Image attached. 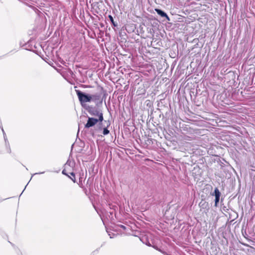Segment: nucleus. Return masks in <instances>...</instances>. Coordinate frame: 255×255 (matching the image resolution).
Masks as SVG:
<instances>
[{
	"label": "nucleus",
	"instance_id": "18",
	"mask_svg": "<svg viewBox=\"0 0 255 255\" xmlns=\"http://www.w3.org/2000/svg\"><path fill=\"white\" fill-rule=\"evenodd\" d=\"M44 172H42L41 173H40V174H42V173H43Z\"/></svg>",
	"mask_w": 255,
	"mask_h": 255
},
{
	"label": "nucleus",
	"instance_id": "1",
	"mask_svg": "<svg viewBox=\"0 0 255 255\" xmlns=\"http://www.w3.org/2000/svg\"><path fill=\"white\" fill-rule=\"evenodd\" d=\"M76 93L80 103L82 104L91 101L90 95L86 94L79 90H76Z\"/></svg>",
	"mask_w": 255,
	"mask_h": 255
},
{
	"label": "nucleus",
	"instance_id": "3",
	"mask_svg": "<svg viewBox=\"0 0 255 255\" xmlns=\"http://www.w3.org/2000/svg\"><path fill=\"white\" fill-rule=\"evenodd\" d=\"M100 120L94 118H88L87 123L85 125V128H90L95 126Z\"/></svg>",
	"mask_w": 255,
	"mask_h": 255
},
{
	"label": "nucleus",
	"instance_id": "9",
	"mask_svg": "<svg viewBox=\"0 0 255 255\" xmlns=\"http://www.w3.org/2000/svg\"><path fill=\"white\" fill-rule=\"evenodd\" d=\"M120 228H121L122 229H123L124 230L126 231L127 230V229H129V227H126L124 225H120L118 226Z\"/></svg>",
	"mask_w": 255,
	"mask_h": 255
},
{
	"label": "nucleus",
	"instance_id": "2",
	"mask_svg": "<svg viewBox=\"0 0 255 255\" xmlns=\"http://www.w3.org/2000/svg\"><path fill=\"white\" fill-rule=\"evenodd\" d=\"M88 112L92 116H98L100 122H102L103 120L102 113L100 112L97 109L92 108L88 110Z\"/></svg>",
	"mask_w": 255,
	"mask_h": 255
},
{
	"label": "nucleus",
	"instance_id": "16",
	"mask_svg": "<svg viewBox=\"0 0 255 255\" xmlns=\"http://www.w3.org/2000/svg\"><path fill=\"white\" fill-rule=\"evenodd\" d=\"M92 136H93V137H94V136H95V134H94V133L93 132L92 133Z\"/></svg>",
	"mask_w": 255,
	"mask_h": 255
},
{
	"label": "nucleus",
	"instance_id": "14",
	"mask_svg": "<svg viewBox=\"0 0 255 255\" xmlns=\"http://www.w3.org/2000/svg\"><path fill=\"white\" fill-rule=\"evenodd\" d=\"M24 3L27 5V6H29V7H32V5H30V4H29L27 2H24Z\"/></svg>",
	"mask_w": 255,
	"mask_h": 255
},
{
	"label": "nucleus",
	"instance_id": "7",
	"mask_svg": "<svg viewBox=\"0 0 255 255\" xmlns=\"http://www.w3.org/2000/svg\"><path fill=\"white\" fill-rule=\"evenodd\" d=\"M208 205V203L205 201H202L199 203V206L202 208H206Z\"/></svg>",
	"mask_w": 255,
	"mask_h": 255
},
{
	"label": "nucleus",
	"instance_id": "10",
	"mask_svg": "<svg viewBox=\"0 0 255 255\" xmlns=\"http://www.w3.org/2000/svg\"><path fill=\"white\" fill-rule=\"evenodd\" d=\"M109 133V130L107 128H104L103 133L104 135H107Z\"/></svg>",
	"mask_w": 255,
	"mask_h": 255
},
{
	"label": "nucleus",
	"instance_id": "11",
	"mask_svg": "<svg viewBox=\"0 0 255 255\" xmlns=\"http://www.w3.org/2000/svg\"><path fill=\"white\" fill-rule=\"evenodd\" d=\"M71 175L73 176V177H70V178L71 179V180L74 182H76V179H75V174H74L73 172H71L70 173Z\"/></svg>",
	"mask_w": 255,
	"mask_h": 255
},
{
	"label": "nucleus",
	"instance_id": "13",
	"mask_svg": "<svg viewBox=\"0 0 255 255\" xmlns=\"http://www.w3.org/2000/svg\"><path fill=\"white\" fill-rule=\"evenodd\" d=\"M62 173H63V174H65V175H67V174L66 173V170H65V169L63 170V171H62Z\"/></svg>",
	"mask_w": 255,
	"mask_h": 255
},
{
	"label": "nucleus",
	"instance_id": "4",
	"mask_svg": "<svg viewBox=\"0 0 255 255\" xmlns=\"http://www.w3.org/2000/svg\"><path fill=\"white\" fill-rule=\"evenodd\" d=\"M214 195L215 196V206H217V205L219 202L220 197L221 195V193L219 191V189L217 188H216L214 190Z\"/></svg>",
	"mask_w": 255,
	"mask_h": 255
},
{
	"label": "nucleus",
	"instance_id": "17",
	"mask_svg": "<svg viewBox=\"0 0 255 255\" xmlns=\"http://www.w3.org/2000/svg\"><path fill=\"white\" fill-rule=\"evenodd\" d=\"M146 244L148 246H150V244H147V243H146Z\"/></svg>",
	"mask_w": 255,
	"mask_h": 255
},
{
	"label": "nucleus",
	"instance_id": "12",
	"mask_svg": "<svg viewBox=\"0 0 255 255\" xmlns=\"http://www.w3.org/2000/svg\"><path fill=\"white\" fill-rule=\"evenodd\" d=\"M1 129H2V132H3V136H4V140L5 141H6V140H7V139L6 138V135H5V133L4 132V131L3 129V128L1 127Z\"/></svg>",
	"mask_w": 255,
	"mask_h": 255
},
{
	"label": "nucleus",
	"instance_id": "6",
	"mask_svg": "<svg viewBox=\"0 0 255 255\" xmlns=\"http://www.w3.org/2000/svg\"><path fill=\"white\" fill-rule=\"evenodd\" d=\"M90 97L91 98V101L92 100L93 101H98L100 99V95L98 94L90 95Z\"/></svg>",
	"mask_w": 255,
	"mask_h": 255
},
{
	"label": "nucleus",
	"instance_id": "5",
	"mask_svg": "<svg viewBox=\"0 0 255 255\" xmlns=\"http://www.w3.org/2000/svg\"><path fill=\"white\" fill-rule=\"evenodd\" d=\"M155 11L158 14L160 15L161 17H165L168 21L170 20L169 17L163 11L158 8H155Z\"/></svg>",
	"mask_w": 255,
	"mask_h": 255
},
{
	"label": "nucleus",
	"instance_id": "15",
	"mask_svg": "<svg viewBox=\"0 0 255 255\" xmlns=\"http://www.w3.org/2000/svg\"><path fill=\"white\" fill-rule=\"evenodd\" d=\"M159 251L160 252H161V250H159ZM162 253L163 254H165V255H167V254L166 253H164V252H162Z\"/></svg>",
	"mask_w": 255,
	"mask_h": 255
},
{
	"label": "nucleus",
	"instance_id": "8",
	"mask_svg": "<svg viewBox=\"0 0 255 255\" xmlns=\"http://www.w3.org/2000/svg\"><path fill=\"white\" fill-rule=\"evenodd\" d=\"M109 18L110 19V21L112 23V24L114 25V26H117V24H115V23L114 22V18H113V16L112 15H109Z\"/></svg>",
	"mask_w": 255,
	"mask_h": 255
}]
</instances>
